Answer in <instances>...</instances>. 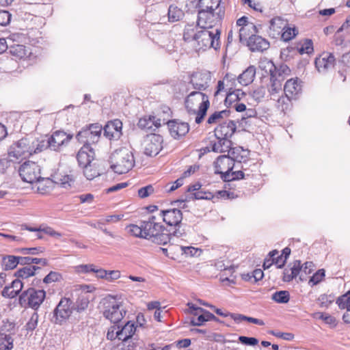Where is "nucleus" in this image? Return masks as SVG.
Segmentation results:
<instances>
[{
  "instance_id": "nucleus-30",
  "label": "nucleus",
  "mask_w": 350,
  "mask_h": 350,
  "mask_svg": "<svg viewBox=\"0 0 350 350\" xmlns=\"http://www.w3.org/2000/svg\"><path fill=\"white\" fill-rule=\"evenodd\" d=\"M136 325L135 322L129 321L124 325L118 326V334L120 335V340L123 342L127 341L131 338L136 331Z\"/></svg>"
},
{
  "instance_id": "nucleus-25",
  "label": "nucleus",
  "mask_w": 350,
  "mask_h": 350,
  "mask_svg": "<svg viewBox=\"0 0 350 350\" xmlns=\"http://www.w3.org/2000/svg\"><path fill=\"white\" fill-rule=\"evenodd\" d=\"M217 14L215 12L208 11L205 9H199L198 14L197 25L200 28L212 27V23L214 22Z\"/></svg>"
},
{
  "instance_id": "nucleus-21",
  "label": "nucleus",
  "mask_w": 350,
  "mask_h": 350,
  "mask_svg": "<svg viewBox=\"0 0 350 350\" xmlns=\"http://www.w3.org/2000/svg\"><path fill=\"white\" fill-rule=\"evenodd\" d=\"M122 122L118 120L109 121L103 128L104 135L109 139H118L122 135Z\"/></svg>"
},
{
  "instance_id": "nucleus-31",
  "label": "nucleus",
  "mask_w": 350,
  "mask_h": 350,
  "mask_svg": "<svg viewBox=\"0 0 350 350\" xmlns=\"http://www.w3.org/2000/svg\"><path fill=\"white\" fill-rule=\"evenodd\" d=\"M247 20V17L242 16L237 21V26L240 27L238 30L240 39L245 38L246 31H250L253 33L256 31V25L252 23H249Z\"/></svg>"
},
{
  "instance_id": "nucleus-59",
  "label": "nucleus",
  "mask_w": 350,
  "mask_h": 350,
  "mask_svg": "<svg viewBox=\"0 0 350 350\" xmlns=\"http://www.w3.org/2000/svg\"><path fill=\"white\" fill-rule=\"evenodd\" d=\"M265 88L260 86L250 92V95L256 101L260 102L265 97Z\"/></svg>"
},
{
  "instance_id": "nucleus-12",
  "label": "nucleus",
  "mask_w": 350,
  "mask_h": 350,
  "mask_svg": "<svg viewBox=\"0 0 350 350\" xmlns=\"http://www.w3.org/2000/svg\"><path fill=\"white\" fill-rule=\"evenodd\" d=\"M72 137V134H67L63 131L58 130L53 132L46 140L40 139V140L44 144V150L49 148L51 150L59 151L63 146L69 143Z\"/></svg>"
},
{
  "instance_id": "nucleus-4",
  "label": "nucleus",
  "mask_w": 350,
  "mask_h": 350,
  "mask_svg": "<svg viewBox=\"0 0 350 350\" xmlns=\"http://www.w3.org/2000/svg\"><path fill=\"white\" fill-rule=\"evenodd\" d=\"M110 168L116 174L129 172L135 165V159L131 150L121 148L113 151L109 157Z\"/></svg>"
},
{
  "instance_id": "nucleus-8",
  "label": "nucleus",
  "mask_w": 350,
  "mask_h": 350,
  "mask_svg": "<svg viewBox=\"0 0 350 350\" xmlns=\"http://www.w3.org/2000/svg\"><path fill=\"white\" fill-rule=\"evenodd\" d=\"M160 216L167 226L174 227V230L171 232V236L182 237L185 235V230L180 229L183 213L180 208H172L162 210L160 212Z\"/></svg>"
},
{
  "instance_id": "nucleus-40",
  "label": "nucleus",
  "mask_w": 350,
  "mask_h": 350,
  "mask_svg": "<svg viewBox=\"0 0 350 350\" xmlns=\"http://www.w3.org/2000/svg\"><path fill=\"white\" fill-rule=\"evenodd\" d=\"M230 317L237 323H239L242 321H246L249 323H252L258 325H265V322L262 320L254 317H247L241 314H230Z\"/></svg>"
},
{
  "instance_id": "nucleus-61",
  "label": "nucleus",
  "mask_w": 350,
  "mask_h": 350,
  "mask_svg": "<svg viewBox=\"0 0 350 350\" xmlns=\"http://www.w3.org/2000/svg\"><path fill=\"white\" fill-rule=\"evenodd\" d=\"M62 278V275L56 271H50L49 273L44 278L43 282L49 284L51 282H58Z\"/></svg>"
},
{
  "instance_id": "nucleus-6",
  "label": "nucleus",
  "mask_w": 350,
  "mask_h": 350,
  "mask_svg": "<svg viewBox=\"0 0 350 350\" xmlns=\"http://www.w3.org/2000/svg\"><path fill=\"white\" fill-rule=\"evenodd\" d=\"M270 74V88L269 92L271 95L277 94L282 90V82L291 74L288 66L284 64L275 65L272 61L267 62Z\"/></svg>"
},
{
  "instance_id": "nucleus-55",
  "label": "nucleus",
  "mask_w": 350,
  "mask_h": 350,
  "mask_svg": "<svg viewBox=\"0 0 350 350\" xmlns=\"http://www.w3.org/2000/svg\"><path fill=\"white\" fill-rule=\"evenodd\" d=\"M269 334L287 341H292L295 338V335L290 332H282L277 330H271L269 332Z\"/></svg>"
},
{
  "instance_id": "nucleus-47",
  "label": "nucleus",
  "mask_w": 350,
  "mask_h": 350,
  "mask_svg": "<svg viewBox=\"0 0 350 350\" xmlns=\"http://www.w3.org/2000/svg\"><path fill=\"white\" fill-rule=\"evenodd\" d=\"M32 264H42V265H47V260L46 258H33L29 256H21V265H27L30 266Z\"/></svg>"
},
{
  "instance_id": "nucleus-13",
  "label": "nucleus",
  "mask_w": 350,
  "mask_h": 350,
  "mask_svg": "<svg viewBox=\"0 0 350 350\" xmlns=\"http://www.w3.org/2000/svg\"><path fill=\"white\" fill-rule=\"evenodd\" d=\"M301 81L297 77L287 80L284 86L285 97L279 98L278 103L285 104V99L288 102L291 100H296L301 93Z\"/></svg>"
},
{
  "instance_id": "nucleus-14",
  "label": "nucleus",
  "mask_w": 350,
  "mask_h": 350,
  "mask_svg": "<svg viewBox=\"0 0 350 350\" xmlns=\"http://www.w3.org/2000/svg\"><path fill=\"white\" fill-rule=\"evenodd\" d=\"M215 174H220L222 180H228L229 172H231L234 167L233 161L228 154L220 155L213 163Z\"/></svg>"
},
{
  "instance_id": "nucleus-58",
  "label": "nucleus",
  "mask_w": 350,
  "mask_h": 350,
  "mask_svg": "<svg viewBox=\"0 0 350 350\" xmlns=\"http://www.w3.org/2000/svg\"><path fill=\"white\" fill-rule=\"evenodd\" d=\"M246 176H250L249 174H246ZM245 174L243 172V170H237V171H232L231 172H229V178L228 180H223L224 182H230L233 180H238L245 178Z\"/></svg>"
},
{
  "instance_id": "nucleus-15",
  "label": "nucleus",
  "mask_w": 350,
  "mask_h": 350,
  "mask_svg": "<svg viewBox=\"0 0 350 350\" xmlns=\"http://www.w3.org/2000/svg\"><path fill=\"white\" fill-rule=\"evenodd\" d=\"M189 77V84H191L196 91L203 92L209 87V83L211 80L210 72L206 70L193 72Z\"/></svg>"
},
{
  "instance_id": "nucleus-50",
  "label": "nucleus",
  "mask_w": 350,
  "mask_h": 350,
  "mask_svg": "<svg viewBox=\"0 0 350 350\" xmlns=\"http://www.w3.org/2000/svg\"><path fill=\"white\" fill-rule=\"evenodd\" d=\"M84 176L88 180H92L94 178L100 176V172L98 170H96L94 165L91 163L90 165L83 167Z\"/></svg>"
},
{
  "instance_id": "nucleus-5",
  "label": "nucleus",
  "mask_w": 350,
  "mask_h": 350,
  "mask_svg": "<svg viewBox=\"0 0 350 350\" xmlns=\"http://www.w3.org/2000/svg\"><path fill=\"white\" fill-rule=\"evenodd\" d=\"M100 304L103 317L113 324L119 323L126 315V312L122 308L117 296L109 295L102 299Z\"/></svg>"
},
{
  "instance_id": "nucleus-32",
  "label": "nucleus",
  "mask_w": 350,
  "mask_h": 350,
  "mask_svg": "<svg viewBox=\"0 0 350 350\" xmlns=\"http://www.w3.org/2000/svg\"><path fill=\"white\" fill-rule=\"evenodd\" d=\"M256 76V68L250 66L237 77V81L242 85H248L254 81Z\"/></svg>"
},
{
  "instance_id": "nucleus-34",
  "label": "nucleus",
  "mask_w": 350,
  "mask_h": 350,
  "mask_svg": "<svg viewBox=\"0 0 350 350\" xmlns=\"http://www.w3.org/2000/svg\"><path fill=\"white\" fill-rule=\"evenodd\" d=\"M258 29L256 27V31L252 32V31H246L247 36H245V38L240 39V42H246V44H269V42H267L265 38H262L260 36L257 35Z\"/></svg>"
},
{
  "instance_id": "nucleus-49",
  "label": "nucleus",
  "mask_w": 350,
  "mask_h": 350,
  "mask_svg": "<svg viewBox=\"0 0 350 350\" xmlns=\"http://www.w3.org/2000/svg\"><path fill=\"white\" fill-rule=\"evenodd\" d=\"M286 21H285L282 17L276 16L273 18L270 21V29L274 31H277L280 29H283L286 26Z\"/></svg>"
},
{
  "instance_id": "nucleus-37",
  "label": "nucleus",
  "mask_w": 350,
  "mask_h": 350,
  "mask_svg": "<svg viewBox=\"0 0 350 350\" xmlns=\"http://www.w3.org/2000/svg\"><path fill=\"white\" fill-rule=\"evenodd\" d=\"M195 29L196 27L192 24H188L185 26L183 33V39L185 42H196L199 31H196Z\"/></svg>"
},
{
  "instance_id": "nucleus-18",
  "label": "nucleus",
  "mask_w": 350,
  "mask_h": 350,
  "mask_svg": "<svg viewBox=\"0 0 350 350\" xmlns=\"http://www.w3.org/2000/svg\"><path fill=\"white\" fill-rule=\"evenodd\" d=\"M335 57L329 52L322 53L318 57H316L315 67L320 73L325 74L334 66Z\"/></svg>"
},
{
  "instance_id": "nucleus-7",
  "label": "nucleus",
  "mask_w": 350,
  "mask_h": 350,
  "mask_svg": "<svg viewBox=\"0 0 350 350\" xmlns=\"http://www.w3.org/2000/svg\"><path fill=\"white\" fill-rule=\"evenodd\" d=\"M46 297V291L43 289H36L29 287L22 292L19 296L18 302L24 308H31L37 310Z\"/></svg>"
},
{
  "instance_id": "nucleus-57",
  "label": "nucleus",
  "mask_w": 350,
  "mask_h": 350,
  "mask_svg": "<svg viewBox=\"0 0 350 350\" xmlns=\"http://www.w3.org/2000/svg\"><path fill=\"white\" fill-rule=\"evenodd\" d=\"M56 183L60 184L61 187L67 189L74 183V179L70 175L61 176V177L57 178Z\"/></svg>"
},
{
  "instance_id": "nucleus-38",
  "label": "nucleus",
  "mask_w": 350,
  "mask_h": 350,
  "mask_svg": "<svg viewBox=\"0 0 350 350\" xmlns=\"http://www.w3.org/2000/svg\"><path fill=\"white\" fill-rule=\"evenodd\" d=\"M127 232L135 237L144 239V224L142 220L139 221V224H129L126 227Z\"/></svg>"
},
{
  "instance_id": "nucleus-39",
  "label": "nucleus",
  "mask_w": 350,
  "mask_h": 350,
  "mask_svg": "<svg viewBox=\"0 0 350 350\" xmlns=\"http://www.w3.org/2000/svg\"><path fill=\"white\" fill-rule=\"evenodd\" d=\"M168 20L170 22H176L180 20L183 16V11L175 5H170L168 8Z\"/></svg>"
},
{
  "instance_id": "nucleus-29",
  "label": "nucleus",
  "mask_w": 350,
  "mask_h": 350,
  "mask_svg": "<svg viewBox=\"0 0 350 350\" xmlns=\"http://www.w3.org/2000/svg\"><path fill=\"white\" fill-rule=\"evenodd\" d=\"M230 158L233 161V163H245L248 161L250 151L245 150L241 146L231 148L228 152Z\"/></svg>"
},
{
  "instance_id": "nucleus-33",
  "label": "nucleus",
  "mask_w": 350,
  "mask_h": 350,
  "mask_svg": "<svg viewBox=\"0 0 350 350\" xmlns=\"http://www.w3.org/2000/svg\"><path fill=\"white\" fill-rule=\"evenodd\" d=\"M313 52V45H306L305 47H304V45H301V47L297 49H295V47L293 46H288L286 49H284L281 51V55L288 57L290 56V53H292L293 54L298 53L299 55H303L304 53L310 55L312 54Z\"/></svg>"
},
{
  "instance_id": "nucleus-27",
  "label": "nucleus",
  "mask_w": 350,
  "mask_h": 350,
  "mask_svg": "<svg viewBox=\"0 0 350 350\" xmlns=\"http://www.w3.org/2000/svg\"><path fill=\"white\" fill-rule=\"evenodd\" d=\"M31 45H10L9 48L10 53L18 58L26 59L35 57L33 55L32 50L30 49Z\"/></svg>"
},
{
  "instance_id": "nucleus-56",
  "label": "nucleus",
  "mask_w": 350,
  "mask_h": 350,
  "mask_svg": "<svg viewBox=\"0 0 350 350\" xmlns=\"http://www.w3.org/2000/svg\"><path fill=\"white\" fill-rule=\"evenodd\" d=\"M105 221H99L96 224H92L91 226L95 228L100 230L106 235H108L113 239H116L117 240L122 239V237L120 236L116 235V234H113V232L109 231L107 228H103V225H105Z\"/></svg>"
},
{
  "instance_id": "nucleus-53",
  "label": "nucleus",
  "mask_w": 350,
  "mask_h": 350,
  "mask_svg": "<svg viewBox=\"0 0 350 350\" xmlns=\"http://www.w3.org/2000/svg\"><path fill=\"white\" fill-rule=\"evenodd\" d=\"M291 270V277H287L288 280H293L296 278L297 276L299 274V273L302 270V266L301 263V260H296L293 262V265L290 269Z\"/></svg>"
},
{
  "instance_id": "nucleus-24",
  "label": "nucleus",
  "mask_w": 350,
  "mask_h": 350,
  "mask_svg": "<svg viewBox=\"0 0 350 350\" xmlns=\"http://www.w3.org/2000/svg\"><path fill=\"white\" fill-rule=\"evenodd\" d=\"M94 157V151L91 146L83 145L77 154L79 165L82 168L90 165Z\"/></svg>"
},
{
  "instance_id": "nucleus-64",
  "label": "nucleus",
  "mask_w": 350,
  "mask_h": 350,
  "mask_svg": "<svg viewBox=\"0 0 350 350\" xmlns=\"http://www.w3.org/2000/svg\"><path fill=\"white\" fill-rule=\"evenodd\" d=\"M11 17L12 15L8 11L0 10V27L8 25Z\"/></svg>"
},
{
  "instance_id": "nucleus-60",
  "label": "nucleus",
  "mask_w": 350,
  "mask_h": 350,
  "mask_svg": "<svg viewBox=\"0 0 350 350\" xmlns=\"http://www.w3.org/2000/svg\"><path fill=\"white\" fill-rule=\"evenodd\" d=\"M38 314L37 312H34L25 325L26 330H27L28 332L33 331L38 325Z\"/></svg>"
},
{
  "instance_id": "nucleus-3",
  "label": "nucleus",
  "mask_w": 350,
  "mask_h": 350,
  "mask_svg": "<svg viewBox=\"0 0 350 350\" xmlns=\"http://www.w3.org/2000/svg\"><path fill=\"white\" fill-rule=\"evenodd\" d=\"M144 224V239L158 245H165L170 242L171 232L165 227L157 221L154 215H150L142 220Z\"/></svg>"
},
{
  "instance_id": "nucleus-46",
  "label": "nucleus",
  "mask_w": 350,
  "mask_h": 350,
  "mask_svg": "<svg viewBox=\"0 0 350 350\" xmlns=\"http://www.w3.org/2000/svg\"><path fill=\"white\" fill-rule=\"evenodd\" d=\"M230 114V111L222 110L220 111H215L212 113L207 120L208 124H213L218 122L222 120L224 117H228Z\"/></svg>"
},
{
  "instance_id": "nucleus-63",
  "label": "nucleus",
  "mask_w": 350,
  "mask_h": 350,
  "mask_svg": "<svg viewBox=\"0 0 350 350\" xmlns=\"http://www.w3.org/2000/svg\"><path fill=\"white\" fill-rule=\"evenodd\" d=\"M314 317L322 319L327 324L334 325H336V319L328 314H325L323 312H317L314 314Z\"/></svg>"
},
{
  "instance_id": "nucleus-26",
  "label": "nucleus",
  "mask_w": 350,
  "mask_h": 350,
  "mask_svg": "<svg viewBox=\"0 0 350 350\" xmlns=\"http://www.w3.org/2000/svg\"><path fill=\"white\" fill-rule=\"evenodd\" d=\"M220 2L221 0H199L198 8V9H205L213 12L217 10L218 12L216 13L217 18H221L224 14V10L219 6Z\"/></svg>"
},
{
  "instance_id": "nucleus-22",
  "label": "nucleus",
  "mask_w": 350,
  "mask_h": 350,
  "mask_svg": "<svg viewBox=\"0 0 350 350\" xmlns=\"http://www.w3.org/2000/svg\"><path fill=\"white\" fill-rule=\"evenodd\" d=\"M237 130V126L233 120L224 122L214 130V136L231 139Z\"/></svg>"
},
{
  "instance_id": "nucleus-51",
  "label": "nucleus",
  "mask_w": 350,
  "mask_h": 350,
  "mask_svg": "<svg viewBox=\"0 0 350 350\" xmlns=\"http://www.w3.org/2000/svg\"><path fill=\"white\" fill-rule=\"evenodd\" d=\"M319 306L321 308H328L334 301V295L332 294H322L318 298Z\"/></svg>"
},
{
  "instance_id": "nucleus-28",
  "label": "nucleus",
  "mask_w": 350,
  "mask_h": 350,
  "mask_svg": "<svg viewBox=\"0 0 350 350\" xmlns=\"http://www.w3.org/2000/svg\"><path fill=\"white\" fill-rule=\"evenodd\" d=\"M24 283L20 279L14 280L10 286L4 287L1 292V295L4 297L14 298L16 297L23 288Z\"/></svg>"
},
{
  "instance_id": "nucleus-2",
  "label": "nucleus",
  "mask_w": 350,
  "mask_h": 350,
  "mask_svg": "<svg viewBox=\"0 0 350 350\" xmlns=\"http://www.w3.org/2000/svg\"><path fill=\"white\" fill-rule=\"evenodd\" d=\"M44 150V144L39 138L32 135L23 137L13 144L9 150V155L16 159H26L33 154H38Z\"/></svg>"
},
{
  "instance_id": "nucleus-45",
  "label": "nucleus",
  "mask_w": 350,
  "mask_h": 350,
  "mask_svg": "<svg viewBox=\"0 0 350 350\" xmlns=\"http://www.w3.org/2000/svg\"><path fill=\"white\" fill-rule=\"evenodd\" d=\"M282 32L281 34V39L284 42H288L291 40H292L293 38H295L297 33H298V29L293 27H285L284 29H282Z\"/></svg>"
},
{
  "instance_id": "nucleus-43",
  "label": "nucleus",
  "mask_w": 350,
  "mask_h": 350,
  "mask_svg": "<svg viewBox=\"0 0 350 350\" xmlns=\"http://www.w3.org/2000/svg\"><path fill=\"white\" fill-rule=\"evenodd\" d=\"M336 303L340 309H347L350 312V291L338 297Z\"/></svg>"
},
{
  "instance_id": "nucleus-48",
  "label": "nucleus",
  "mask_w": 350,
  "mask_h": 350,
  "mask_svg": "<svg viewBox=\"0 0 350 350\" xmlns=\"http://www.w3.org/2000/svg\"><path fill=\"white\" fill-rule=\"evenodd\" d=\"M268 256L273 259V264L277 265V268L282 269L286 264V259H283L282 255H278V251L273 250L268 254Z\"/></svg>"
},
{
  "instance_id": "nucleus-62",
  "label": "nucleus",
  "mask_w": 350,
  "mask_h": 350,
  "mask_svg": "<svg viewBox=\"0 0 350 350\" xmlns=\"http://www.w3.org/2000/svg\"><path fill=\"white\" fill-rule=\"evenodd\" d=\"M118 323L113 324L110 326L107 330V339L109 340H114L118 338L120 340V335L118 334Z\"/></svg>"
},
{
  "instance_id": "nucleus-41",
  "label": "nucleus",
  "mask_w": 350,
  "mask_h": 350,
  "mask_svg": "<svg viewBox=\"0 0 350 350\" xmlns=\"http://www.w3.org/2000/svg\"><path fill=\"white\" fill-rule=\"evenodd\" d=\"M188 306L189 307L191 312L193 315L197 316L198 314V312H200L202 316L204 317V322L211 321V319L215 318V315L213 314H212L211 312H208L205 309H203L200 307H196L193 304H188Z\"/></svg>"
},
{
  "instance_id": "nucleus-42",
  "label": "nucleus",
  "mask_w": 350,
  "mask_h": 350,
  "mask_svg": "<svg viewBox=\"0 0 350 350\" xmlns=\"http://www.w3.org/2000/svg\"><path fill=\"white\" fill-rule=\"evenodd\" d=\"M0 340V350H11L13 348L14 340L10 334L1 333Z\"/></svg>"
},
{
  "instance_id": "nucleus-9",
  "label": "nucleus",
  "mask_w": 350,
  "mask_h": 350,
  "mask_svg": "<svg viewBox=\"0 0 350 350\" xmlns=\"http://www.w3.org/2000/svg\"><path fill=\"white\" fill-rule=\"evenodd\" d=\"M75 304L70 298L62 297L53 312L51 322L62 325L72 314Z\"/></svg>"
},
{
  "instance_id": "nucleus-44",
  "label": "nucleus",
  "mask_w": 350,
  "mask_h": 350,
  "mask_svg": "<svg viewBox=\"0 0 350 350\" xmlns=\"http://www.w3.org/2000/svg\"><path fill=\"white\" fill-rule=\"evenodd\" d=\"M271 298L276 303L286 304L289 301L290 294L287 291H279L275 292Z\"/></svg>"
},
{
  "instance_id": "nucleus-23",
  "label": "nucleus",
  "mask_w": 350,
  "mask_h": 350,
  "mask_svg": "<svg viewBox=\"0 0 350 350\" xmlns=\"http://www.w3.org/2000/svg\"><path fill=\"white\" fill-rule=\"evenodd\" d=\"M161 120L154 116H144L141 118L137 123V126L148 132L155 131L161 126Z\"/></svg>"
},
{
  "instance_id": "nucleus-10",
  "label": "nucleus",
  "mask_w": 350,
  "mask_h": 350,
  "mask_svg": "<svg viewBox=\"0 0 350 350\" xmlns=\"http://www.w3.org/2000/svg\"><path fill=\"white\" fill-rule=\"evenodd\" d=\"M103 130L102 125L98 123L90 124L82 128L76 135L77 141L83 145L91 146L98 141Z\"/></svg>"
},
{
  "instance_id": "nucleus-20",
  "label": "nucleus",
  "mask_w": 350,
  "mask_h": 350,
  "mask_svg": "<svg viewBox=\"0 0 350 350\" xmlns=\"http://www.w3.org/2000/svg\"><path fill=\"white\" fill-rule=\"evenodd\" d=\"M202 29L199 31V34L197 36L196 42L200 44H217L219 43L220 39L221 31L218 29H214L209 30V28H202Z\"/></svg>"
},
{
  "instance_id": "nucleus-52",
  "label": "nucleus",
  "mask_w": 350,
  "mask_h": 350,
  "mask_svg": "<svg viewBox=\"0 0 350 350\" xmlns=\"http://www.w3.org/2000/svg\"><path fill=\"white\" fill-rule=\"evenodd\" d=\"M325 277V270L323 269H319L310 278L308 284L310 286L318 284L321 282Z\"/></svg>"
},
{
  "instance_id": "nucleus-17",
  "label": "nucleus",
  "mask_w": 350,
  "mask_h": 350,
  "mask_svg": "<svg viewBox=\"0 0 350 350\" xmlns=\"http://www.w3.org/2000/svg\"><path fill=\"white\" fill-rule=\"evenodd\" d=\"M217 141H210L207 146L203 148L204 152H228L232 148L231 139L215 137Z\"/></svg>"
},
{
  "instance_id": "nucleus-36",
  "label": "nucleus",
  "mask_w": 350,
  "mask_h": 350,
  "mask_svg": "<svg viewBox=\"0 0 350 350\" xmlns=\"http://www.w3.org/2000/svg\"><path fill=\"white\" fill-rule=\"evenodd\" d=\"M21 256H16L12 255H7L3 257L2 262L3 269L5 270H12L16 267V266L21 265Z\"/></svg>"
},
{
  "instance_id": "nucleus-35",
  "label": "nucleus",
  "mask_w": 350,
  "mask_h": 350,
  "mask_svg": "<svg viewBox=\"0 0 350 350\" xmlns=\"http://www.w3.org/2000/svg\"><path fill=\"white\" fill-rule=\"evenodd\" d=\"M40 269L39 267L36 265L26 266L16 271L14 275L20 280L26 279L34 275L36 271Z\"/></svg>"
},
{
  "instance_id": "nucleus-16",
  "label": "nucleus",
  "mask_w": 350,
  "mask_h": 350,
  "mask_svg": "<svg viewBox=\"0 0 350 350\" xmlns=\"http://www.w3.org/2000/svg\"><path fill=\"white\" fill-rule=\"evenodd\" d=\"M163 124H167L170 135L175 139H178L185 136L189 131V125L187 122H182L178 119H174L165 122Z\"/></svg>"
},
{
  "instance_id": "nucleus-1",
  "label": "nucleus",
  "mask_w": 350,
  "mask_h": 350,
  "mask_svg": "<svg viewBox=\"0 0 350 350\" xmlns=\"http://www.w3.org/2000/svg\"><path fill=\"white\" fill-rule=\"evenodd\" d=\"M210 107L208 95L200 91L190 92L185 99V107L189 115H196L195 122L200 124Z\"/></svg>"
},
{
  "instance_id": "nucleus-11",
  "label": "nucleus",
  "mask_w": 350,
  "mask_h": 350,
  "mask_svg": "<svg viewBox=\"0 0 350 350\" xmlns=\"http://www.w3.org/2000/svg\"><path fill=\"white\" fill-rule=\"evenodd\" d=\"M40 172V165L37 163L30 161H25L18 170L22 180L31 184L44 180L41 176Z\"/></svg>"
},
{
  "instance_id": "nucleus-19",
  "label": "nucleus",
  "mask_w": 350,
  "mask_h": 350,
  "mask_svg": "<svg viewBox=\"0 0 350 350\" xmlns=\"http://www.w3.org/2000/svg\"><path fill=\"white\" fill-rule=\"evenodd\" d=\"M163 137L159 134L151 133L148 136V142L146 144L144 154L149 157L157 155L163 148Z\"/></svg>"
},
{
  "instance_id": "nucleus-54",
  "label": "nucleus",
  "mask_w": 350,
  "mask_h": 350,
  "mask_svg": "<svg viewBox=\"0 0 350 350\" xmlns=\"http://www.w3.org/2000/svg\"><path fill=\"white\" fill-rule=\"evenodd\" d=\"M241 99V97H239V90H234L233 91H229L225 98L226 105H231L233 103L237 102Z\"/></svg>"
}]
</instances>
